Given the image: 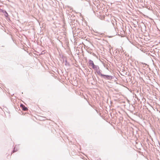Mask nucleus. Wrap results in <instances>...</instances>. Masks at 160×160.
Segmentation results:
<instances>
[{"label":"nucleus","mask_w":160,"mask_h":160,"mask_svg":"<svg viewBox=\"0 0 160 160\" xmlns=\"http://www.w3.org/2000/svg\"><path fill=\"white\" fill-rule=\"evenodd\" d=\"M108 22H109L110 24H111L112 25L115 31L114 34V36L117 35V32L116 31V29L117 28V23L116 20L115 19H114V20H110V22L108 21Z\"/></svg>","instance_id":"f257e3e1"},{"label":"nucleus","mask_w":160,"mask_h":160,"mask_svg":"<svg viewBox=\"0 0 160 160\" xmlns=\"http://www.w3.org/2000/svg\"><path fill=\"white\" fill-rule=\"evenodd\" d=\"M102 78L106 80H110L114 78V76L103 74Z\"/></svg>","instance_id":"f03ea898"},{"label":"nucleus","mask_w":160,"mask_h":160,"mask_svg":"<svg viewBox=\"0 0 160 160\" xmlns=\"http://www.w3.org/2000/svg\"><path fill=\"white\" fill-rule=\"evenodd\" d=\"M0 12H2L3 13L5 17L8 18V20H10V18H9L8 17L9 15H8V14L5 10H3L2 9L0 8Z\"/></svg>","instance_id":"7ed1b4c3"},{"label":"nucleus","mask_w":160,"mask_h":160,"mask_svg":"<svg viewBox=\"0 0 160 160\" xmlns=\"http://www.w3.org/2000/svg\"><path fill=\"white\" fill-rule=\"evenodd\" d=\"M88 63H89V65L91 66H92V68H94L95 67V65H94L93 61L91 60H89Z\"/></svg>","instance_id":"20e7f679"},{"label":"nucleus","mask_w":160,"mask_h":160,"mask_svg":"<svg viewBox=\"0 0 160 160\" xmlns=\"http://www.w3.org/2000/svg\"><path fill=\"white\" fill-rule=\"evenodd\" d=\"M102 71L100 69V68L99 69H98V71L96 73H97V74L101 76V77H102V76H103V74H102V73L101 72H102Z\"/></svg>","instance_id":"39448f33"},{"label":"nucleus","mask_w":160,"mask_h":160,"mask_svg":"<svg viewBox=\"0 0 160 160\" xmlns=\"http://www.w3.org/2000/svg\"><path fill=\"white\" fill-rule=\"evenodd\" d=\"M20 106L22 108V109L24 111H26L28 109V108L22 104H21Z\"/></svg>","instance_id":"423d86ee"},{"label":"nucleus","mask_w":160,"mask_h":160,"mask_svg":"<svg viewBox=\"0 0 160 160\" xmlns=\"http://www.w3.org/2000/svg\"><path fill=\"white\" fill-rule=\"evenodd\" d=\"M92 68L95 71V72H96L99 69V68L98 66L95 65Z\"/></svg>","instance_id":"0eeeda50"},{"label":"nucleus","mask_w":160,"mask_h":160,"mask_svg":"<svg viewBox=\"0 0 160 160\" xmlns=\"http://www.w3.org/2000/svg\"><path fill=\"white\" fill-rule=\"evenodd\" d=\"M65 66H70V64L69 62H68V61L67 60H65Z\"/></svg>","instance_id":"6e6552de"},{"label":"nucleus","mask_w":160,"mask_h":160,"mask_svg":"<svg viewBox=\"0 0 160 160\" xmlns=\"http://www.w3.org/2000/svg\"><path fill=\"white\" fill-rule=\"evenodd\" d=\"M146 26L145 25H144L143 26H142V27L141 28L142 29H143L144 31H146Z\"/></svg>","instance_id":"1a4fd4ad"},{"label":"nucleus","mask_w":160,"mask_h":160,"mask_svg":"<svg viewBox=\"0 0 160 160\" xmlns=\"http://www.w3.org/2000/svg\"><path fill=\"white\" fill-rule=\"evenodd\" d=\"M15 148H16V146L14 147L13 150L12 151V152L11 153V155H12V153L15 152H16L17 151V149H16Z\"/></svg>","instance_id":"9d476101"},{"label":"nucleus","mask_w":160,"mask_h":160,"mask_svg":"<svg viewBox=\"0 0 160 160\" xmlns=\"http://www.w3.org/2000/svg\"><path fill=\"white\" fill-rule=\"evenodd\" d=\"M86 2H87V4H88V5H87L88 6V5H89V2H88V1H86Z\"/></svg>","instance_id":"9b49d317"},{"label":"nucleus","mask_w":160,"mask_h":160,"mask_svg":"<svg viewBox=\"0 0 160 160\" xmlns=\"http://www.w3.org/2000/svg\"><path fill=\"white\" fill-rule=\"evenodd\" d=\"M100 34H101V35H102L103 33H101Z\"/></svg>","instance_id":"f8f14e48"},{"label":"nucleus","mask_w":160,"mask_h":160,"mask_svg":"<svg viewBox=\"0 0 160 160\" xmlns=\"http://www.w3.org/2000/svg\"><path fill=\"white\" fill-rule=\"evenodd\" d=\"M13 95H14V94H13L12 95V96Z\"/></svg>","instance_id":"ddd939ff"}]
</instances>
